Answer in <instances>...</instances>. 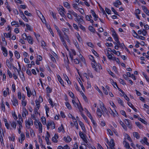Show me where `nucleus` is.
Wrapping results in <instances>:
<instances>
[{
	"label": "nucleus",
	"mask_w": 149,
	"mask_h": 149,
	"mask_svg": "<svg viewBox=\"0 0 149 149\" xmlns=\"http://www.w3.org/2000/svg\"><path fill=\"white\" fill-rule=\"evenodd\" d=\"M66 106L69 109H72V107L70 104L68 102H66L65 103Z\"/></svg>",
	"instance_id": "obj_44"
},
{
	"label": "nucleus",
	"mask_w": 149,
	"mask_h": 149,
	"mask_svg": "<svg viewBox=\"0 0 149 149\" xmlns=\"http://www.w3.org/2000/svg\"><path fill=\"white\" fill-rule=\"evenodd\" d=\"M137 39H139L142 40H145V37L141 36H138L137 37Z\"/></svg>",
	"instance_id": "obj_63"
},
{
	"label": "nucleus",
	"mask_w": 149,
	"mask_h": 149,
	"mask_svg": "<svg viewBox=\"0 0 149 149\" xmlns=\"http://www.w3.org/2000/svg\"><path fill=\"white\" fill-rule=\"evenodd\" d=\"M25 139V135L23 133H22L20 134V137L19 138V142L22 143L23 141H24Z\"/></svg>",
	"instance_id": "obj_8"
},
{
	"label": "nucleus",
	"mask_w": 149,
	"mask_h": 149,
	"mask_svg": "<svg viewBox=\"0 0 149 149\" xmlns=\"http://www.w3.org/2000/svg\"><path fill=\"white\" fill-rule=\"evenodd\" d=\"M117 100L119 104H120L122 106H124L123 102L122 100H121L120 98H117Z\"/></svg>",
	"instance_id": "obj_40"
},
{
	"label": "nucleus",
	"mask_w": 149,
	"mask_h": 149,
	"mask_svg": "<svg viewBox=\"0 0 149 149\" xmlns=\"http://www.w3.org/2000/svg\"><path fill=\"white\" fill-rule=\"evenodd\" d=\"M123 144L125 147L129 149L130 148V146L129 143L125 141H123Z\"/></svg>",
	"instance_id": "obj_30"
},
{
	"label": "nucleus",
	"mask_w": 149,
	"mask_h": 149,
	"mask_svg": "<svg viewBox=\"0 0 149 149\" xmlns=\"http://www.w3.org/2000/svg\"><path fill=\"white\" fill-rule=\"evenodd\" d=\"M109 146L110 147H111V146H115L114 143V142L113 140V139H111L110 143Z\"/></svg>",
	"instance_id": "obj_43"
},
{
	"label": "nucleus",
	"mask_w": 149,
	"mask_h": 149,
	"mask_svg": "<svg viewBox=\"0 0 149 149\" xmlns=\"http://www.w3.org/2000/svg\"><path fill=\"white\" fill-rule=\"evenodd\" d=\"M34 125L36 128L38 129L39 133H41L42 132V125L40 122L36 120L34 122Z\"/></svg>",
	"instance_id": "obj_1"
},
{
	"label": "nucleus",
	"mask_w": 149,
	"mask_h": 149,
	"mask_svg": "<svg viewBox=\"0 0 149 149\" xmlns=\"http://www.w3.org/2000/svg\"><path fill=\"white\" fill-rule=\"evenodd\" d=\"M3 131V130L2 128L0 129V133L1 134L0 136V141L1 144H3V137L4 136V132H3L2 133H1V131Z\"/></svg>",
	"instance_id": "obj_9"
},
{
	"label": "nucleus",
	"mask_w": 149,
	"mask_h": 149,
	"mask_svg": "<svg viewBox=\"0 0 149 149\" xmlns=\"http://www.w3.org/2000/svg\"><path fill=\"white\" fill-rule=\"evenodd\" d=\"M14 54L15 56L17 59H18L20 57V55L18 52L15 51V52Z\"/></svg>",
	"instance_id": "obj_36"
},
{
	"label": "nucleus",
	"mask_w": 149,
	"mask_h": 149,
	"mask_svg": "<svg viewBox=\"0 0 149 149\" xmlns=\"http://www.w3.org/2000/svg\"><path fill=\"white\" fill-rule=\"evenodd\" d=\"M63 37L64 39L65 38L68 43H70V41L69 39V37L67 35H66L65 37Z\"/></svg>",
	"instance_id": "obj_54"
},
{
	"label": "nucleus",
	"mask_w": 149,
	"mask_h": 149,
	"mask_svg": "<svg viewBox=\"0 0 149 149\" xmlns=\"http://www.w3.org/2000/svg\"><path fill=\"white\" fill-rule=\"evenodd\" d=\"M118 43V45L119 46V47L123 48L124 47H125V45L123 43H121L119 40L116 42Z\"/></svg>",
	"instance_id": "obj_35"
},
{
	"label": "nucleus",
	"mask_w": 149,
	"mask_h": 149,
	"mask_svg": "<svg viewBox=\"0 0 149 149\" xmlns=\"http://www.w3.org/2000/svg\"><path fill=\"white\" fill-rule=\"evenodd\" d=\"M118 121L119 122L120 124L121 125L123 128L124 129L126 130L127 129V128L126 125L121 120H119Z\"/></svg>",
	"instance_id": "obj_23"
},
{
	"label": "nucleus",
	"mask_w": 149,
	"mask_h": 149,
	"mask_svg": "<svg viewBox=\"0 0 149 149\" xmlns=\"http://www.w3.org/2000/svg\"><path fill=\"white\" fill-rule=\"evenodd\" d=\"M81 115L83 117L84 119L85 120V121L86 122H87V118L86 116L82 113V111L81 112Z\"/></svg>",
	"instance_id": "obj_50"
},
{
	"label": "nucleus",
	"mask_w": 149,
	"mask_h": 149,
	"mask_svg": "<svg viewBox=\"0 0 149 149\" xmlns=\"http://www.w3.org/2000/svg\"><path fill=\"white\" fill-rule=\"evenodd\" d=\"M1 49L3 51V55L5 56H7L8 55V52L6 48L4 47H2Z\"/></svg>",
	"instance_id": "obj_12"
},
{
	"label": "nucleus",
	"mask_w": 149,
	"mask_h": 149,
	"mask_svg": "<svg viewBox=\"0 0 149 149\" xmlns=\"http://www.w3.org/2000/svg\"><path fill=\"white\" fill-rule=\"evenodd\" d=\"M6 64L7 66L9 68H11V63H10L9 60L8 59H7L6 60Z\"/></svg>",
	"instance_id": "obj_46"
},
{
	"label": "nucleus",
	"mask_w": 149,
	"mask_h": 149,
	"mask_svg": "<svg viewBox=\"0 0 149 149\" xmlns=\"http://www.w3.org/2000/svg\"><path fill=\"white\" fill-rule=\"evenodd\" d=\"M72 54V56L71 54L70 55V56L72 60L73 59V56H75L76 55V53L74 49H71Z\"/></svg>",
	"instance_id": "obj_25"
},
{
	"label": "nucleus",
	"mask_w": 149,
	"mask_h": 149,
	"mask_svg": "<svg viewBox=\"0 0 149 149\" xmlns=\"http://www.w3.org/2000/svg\"><path fill=\"white\" fill-rule=\"evenodd\" d=\"M27 102L26 100H22V104L23 107L25 108V107L26 105Z\"/></svg>",
	"instance_id": "obj_49"
},
{
	"label": "nucleus",
	"mask_w": 149,
	"mask_h": 149,
	"mask_svg": "<svg viewBox=\"0 0 149 149\" xmlns=\"http://www.w3.org/2000/svg\"><path fill=\"white\" fill-rule=\"evenodd\" d=\"M124 122L129 128L130 129L132 128V124L130 120L125 119Z\"/></svg>",
	"instance_id": "obj_7"
},
{
	"label": "nucleus",
	"mask_w": 149,
	"mask_h": 149,
	"mask_svg": "<svg viewBox=\"0 0 149 149\" xmlns=\"http://www.w3.org/2000/svg\"><path fill=\"white\" fill-rule=\"evenodd\" d=\"M28 42L31 45H32L33 43V38L30 36H27V39Z\"/></svg>",
	"instance_id": "obj_17"
},
{
	"label": "nucleus",
	"mask_w": 149,
	"mask_h": 149,
	"mask_svg": "<svg viewBox=\"0 0 149 149\" xmlns=\"http://www.w3.org/2000/svg\"><path fill=\"white\" fill-rule=\"evenodd\" d=\"M68 14H69L71 15H73L74 17H77V14L76 13L74 12L72 10H68Z\"/></svg>",
	"instance_id": "obj_22"
},
{
	"label": "nucleus",
	"mask_w": 149,
	"mask_h": 149,
	"mask_svg": "<svg viewBox=\"0 0 149 149\" xmlns=\"http://www.w3.org/2000/svg\"><path fill=\"white\" fill-rule=\"evenodd\" d=\"M33 124V121L31 118H29L25 122V125L26 128L29 129L31 128V126Z\"/></svg>",
	"instance_id": "obj_3"
},
{
	"label": "nucleus",
	"mask_w": 149,
	"mask_h": 149,
	"mask_svg": "<svg viewBox=\"0 0 149 149\" xmlns=\"http://www.w3.org/2000/svg\"><path fill=\"white\" fill-rule=\"evenodd\" d=\"M109 111L110 114L113 117H115L118 115V113L116 111L115 113L111 109H110V110H109Z\"/></svg>",
	"instance_id": "obj_18"
},
{
	"label": "nucleus",
	"mask_w": 149,
	"mask_h": 149,
	"mask_svg": "<svg viewBox=\"0 0 149 149\" xmlns=\"http://www.w3.org/2000/svg\"><path fill=\"white\" fill-rule=\"evenodd\" d=\"M52 123L53 122L50 121L47 124V126L48 130H49V126L52 124Z\"/></svg>",
	"instance_id": "obj_51"
},
{
	"label": "nucleus",
	"mask_w": 149,
	"mask_h": 149,
	"mask_svg": "<svg viewBox=\"0 0 149 149\" xmlns=\"http://www.w3.org/2000/svg\"><path fill=\"white\" fill-rule=\"evenodd\" d=\"M28 111L24 107L22 109V116L25 119L26 118V116L28 115Z\"/></svg>",
	"instance_id": "obj_5"
},
{
	"label": "nucleus",
	"mask_w": 149,
	"mask_h": 149,
	"mask_svg": "<svg viewBox=\"0 0 149 149\" xmlns=\"http://www.w3.org/2000/svg\"><path fill=\"white\" fill-rule=\"evenodd\" d=\"M135 124L136 125L140 128L141 129L142 128V126L140 124V123L138 122H136Z\"/></svg>",
	"instance_id": "obj_55"
},
{
	"label": "nucleus",
	"mask_w": 149,
	"mask_h": 149,
	"mask_svg": "<svg viewBox=\"0 0 149 149\" xmlns=\"http://www.w3.org/2000/svg\"><path fill=\"white\" fill-rule=\"evenodd\" d=\"M47 135L45 137V140L47 142V143L48 145L50 144L51 143L49 141V137L50 136V135L48 132H47Z\"/></svg>",
	"instance_id": "obj_19"
},
{
	"label": "nucleus",
	"mask_w": 149,
	"mask_h": 149,
	"mask_svg": "<svg viewBox=\"0 0 149 149\" xmlns=\"http://www.w3.org/2000/svg\"><path fill=\"white\" fill-rule=\"evenodd\" d=\"M63 5L65 7H66L68 9L70 8V4L67 2L63 3Z\"/></svg>",
	"instance_id": "obj_39"
},
{
	"label": "nucleus",
	"mask_w": 149,
	"mask_h": 149,
	"mask_svg": "<svg viewBox=\"0 0 149 149\" xmlns=\"http://www.w3.org/2000/svg\"><path fill=\"white\" fill-rule=\"evenodd\" d=\"M79 125L81 127L82 129L84 131L86 129L84 124L80 120H79Z\"/></svg>",
	"instance_id": "obj_21"
},
{
	"label": "nucleus",
	"mask_w": 149,
	"mask_h": 149,
	"mask_svg": "<svg viewBox=\"0 0 149 149\" xmlns=\"http://www.w3.org/2000/svg\"><path fill=\"white\" fill-rule=\"evenodd\" d=\"M119 81L121 84L124 85H125L126 84L125 82L124 81L123 79H119Z\"/></svg>",
	"instance_id": "obj_58"
},
{
	"label": "nucleus",
	"mask_w": 149,
	"mask_h": 149,
	"mask_svg": "<svg viewBox=\"0 0 149 149\" xmlns=\"http://www.w3.org/2000/svg\"><path fill=\"white\" fill-rule=\"evenodd\" d=\"M11 126L13 128V129L15 130L16 129V123L15 121H13L10 122Z\"/></svg>",
	"instance_id": "obj_26"
},
{
	"label": "nucleus",
	"mask_w": 149,
	"mask_h": 149,
	"mask_svg": "<svg viewBox=\"0 0 149 149\" xmlns=\"http://www.w3.org/2000/svg\"><path fill=\"white\" fill-rule=\"evenodd\" d=\"M41 121L44 125H45L46 124V120L45 118L44 117H42L41 118Z\"/></svg>",
	"instance_id": "obj_42"
},
{
	"label": "nucleus",
	"mask_w": 149,
	"mask_h": 149,
	"mask_svg": "<svg viewBox=\"0 0 149 149\" xmlns=\"http://www.w3.org/2000/svg\"><path fill=\"white\" fill-rule=\"evenodd\" d=\"M13 104V106L16 107L18 105V102L17 99L13 97V100H11Z\"/></svg>",
	"instance_id": "obj_10"
},
{
	"label": "nucleus",
	"mask_w": 149,
	"mask_h": 149,
	"mask_svg": "<svg viewBox=\"0 0 149 149\" xmlns=\"http://www.w3.org/2000/svg\"><path fill=\"white\" fill-rule=\"evenodd\" d=\"M73 60V62L75 64H78L79 63V61L78 59L77 58H75L73 59L72 60Z\"/></svg>",
	"instance_id": "obj_57"
},
{
	"label": "nucleus",
	"mask_w": 149,
	"mask_h": 149,
	"mask_svg": "<svg viewBox=\"0 0 149 149\" xmlns=\"http://www.w3.org/2000/svg\"><path fill=\"white\" fill-rule=\"evenodd\" d=\"M113 4L116 7H118L119 5L121 4V2L119 0H117L115 2H114Z\"/></svg>",
	"instance_id": "obj_20"
},
{
	"label": "nucleus",
	"mask_w": 149,
	"mask_h": 149,
	"mask_svg": "<svg viewBox=\"0 0 149 149\" xmlns=\"http://www.w3.org/2000/svg\"><path fill=\"white\" fill-rule=\"evenodd\" d=\"M97 113L99 117H100L102 116V113L99 108H98L97 109Z\"/></svg>",
	"instance_id": "obj_34"
},
{
	"label": "nucleus",
	"mask_w": 149,
	"mask_h": 149,
	"mask_svg": "<svg viewBox=\"0 0 149 149\" xmlns=\"http://www.w3.org/2000/svg\"><path fill=\"white\" fill-rule=\"evenodd\" d=\"M120 113L121 114L124 116L126 118L127 117V116L125 111L122 110H121L120 111Z\"/></svg>",
	"instance_id": "obj_59"
},
{
	"label": "nucleus",
	"mask_w": 149,
	"mask_h": 149,
	"mask_svg": "<svg viewBox=\"0 0 149 149\" xmlns=\"http://www.w3.org/2000/svg\"><path fill=\"white\" fill-rule=\"evenodd\" d=\"M4 35L5 37L7 38H10L11 37V34L10 33H4Z\"/></svg>",
	"instance_id": "obj_53"
},
{
	"label": "nucleus",
	"mask_w": 149,
	"mask_h": 149,
	"mask_svg": "<svg viewBox=\"0 0 149 149\" xmlns=\"http://www.w3.org/2000/svg\"><path fill=\"white\" fill-rule=\"evenodd\" d=\"M64 131L63 124H61V127H59L58 128V132H63Z\"/></svg>",
	"instance_id": "obj_33"
},
{
	"label": "nucleus",
	"mask_w": 149,
	"mask_h": 149,
	"mask_svg": "<svg viewBox=\"0 0 149 149\" xmlns=\"http://www.w3.org/2000/svg\"><path fill=\"white\" fill-rule=\"evenodd\" d=\"M81 23H79L78 24V26H79V27L82 30H85V28L83 26H82L81 24Z\"/></svg>",
	"instance_id": "obj_60"
},
{
	"label": "nucleus",
	"mask_w": 149,
	"mask_h": 149,
	"mask_svg": "<svg viewBox=\"0 0 149 149\" xmlns=\"http://www.w3.org/2000/svg\"><path fill=\"white\" fill-rule=\"evenodd\" d=\"M21 17L24 21L26 22H28V19L25 17L23 13H22Z\"/></svg>",
	"instance_id": "obj_38"
},
{
	"label": "nucleus",
	"mask_w": 149,
	"mask_h": 149,
	"mask_svg": "<svg viewBox=\"0 0 149 149\" xmlns=\"http://www.w3.org/2000/svg\"><path fill=\"white\" fill-rule=\"evenodd\" d=\"M45 107L46 110V113H49V107L47 105H46L45 106Z\"/></svg>",
	"instance_id": "obj_61"
},
{
	"label": "nucleus",
	"mask_w": 149,
	"mask_h": 149,
	"mask_svg": "<svg viewBox=\"0 0 149 149\" xmlns=\"http://www.w3.org/2000/svg\"><path fill=\"white\" fill-rule=\"evenodd\" d=\"M57 77L58 81L63 87H64V82L59 75H57Z\"/></svg>",
	"instance_id": "obj_15"
},
{
	"label": "nucleus",
	"mask_w": 149,
	"mask_h": 149,
	"mask_svg": "<svg viewBox=\"0 0 149 149\" xmlns=\"http://www.w3.org/2000/svg\"><path fill=\"white\" fill-rule=\"evenodd\" d=\"M52 89L50 87L48 86L46 88V91L47 93H49L52 92Z\"/></svg>",
	"instance_id": "obj_45"
},
{
	"label": "nucleus",
	"mask_w": 149,
	"mask_h": 149,
	"mask_svg": "<svg viewBox=\"0 0 149 149\" xmlns=\"http://www.w3.org/2000/svg\"><path fill=\"white\" fill-rule=\"evenodd\" d=\"M17 123L19 125V128H22V123L21 120H17Z\"/></svg>",
	"instance_id": "obj_41"
},
{
	"label": "nucleus",
	"mask_w": 149,
	"mask_h": 149,
	"mask_svg": "<svg viewBox=\"0 0 149 149\" xmlns=\"http://www.w3.org/2000/svg\"><path fill=\"white\" fill-rule=\"evenodd\" d=\"M35 102L36 103V104L35 106V108H36L37 109H39L40 106V103L38 102V101L37 100H36Z\"/></svg>",
	"instance_id": "obj_31"
},
{
	"label": "nucleus",
	"mask_w": 149,
	"mask_h": 149,
	"mask_svg": "<svg viewBox=\"0 0 149 149\" xmlns=\"http://www.w3.org/2000/svg\"><path fill=\"white\" fill-rule=\"evenodd\" d=\"M89 30L91 32H94L95 31V29L92 26H89L88 27Z\"/></svg>",
	"instance_id": "obj_52"
},
{
	"label": "nucleus",
	"mask_w": 149,
	"mask_h": 149,
	"mask_svg": "<svg viewBox=\"0 0 149 149\" xmlns=\"http://www.w3.org/2000/svg\"><path fill=\"white\" fill-rule=\"evenodd\" d=\"M134 136L137 139H139L140 138V136L138 133L136 132H134L133 133Z\"/></svg>",
	"instance_id": "obj_27"
},
{
	"label": "nucleus",
	"mask_w": 149,
	"mask_h": 149,
	"mask_svg": "<svg viewBox=\"0 0 149 149\" xmlns=\"http://www.w3.org/2000/svg\"><path fill=\"white\" fill-rule=\"evenodd\" d=\"M138 119L141 122L144 123V124H146L147 123L143 119H142L140 117H139L138 118Z\"/></svg>",
	"instance_id": "obj_64"
},
{
	"label": "nucleus",
	"mask_w": 149,
	"mask_h": 149,
	"mask_svg": "<svg viewBox=\"0 0 149 149\" xmlns=\"http://www.w3.org/2000/svg\"><path fill=\"white\" fill-rule=\"evenodd\" d=\"M11 25L12 26H15V27H19V25L18 22L13 21L11 22Z\"/></svg>",
	"instance_id": "obj_28"
},
{
	"label": "nucleus",
	"mask_w": 149,
	"mask_h": 149,
	"mask_svg": "<svg viewBox=\"0 0 149 149\" xmlns=\"http://www.w3.org/2000/svg\"><path fill=\"white\" fill-rule=\"evenodd\" d=\"M63 140L66 143H68L71 141V139L69 136H67V137H64Z\"/></svg>",
	"instance_id": "obj_16"
},
{
	"label": "nucleus",
	"mask_w": 149,
	"mask_h": 149,
	"mask_svg": "<svg viewBox=\"0 0 149 149\" xmlns=\"http://www.w3.org/2000/svg\"><path fill=\"white\" fill-rule=\"evenodd\" d=\"M63 76L65 80L67 81L68 84H71V82L68 77L65 74H63Z\"/></svg>",
	"instance_id": "obj_24"
},
{
	"label": "nucleus",
	"mask_w": 149,
	"mask_h": 149,
	"mask_svg": "<svg viewBox=\"0 0 149 149\" xmlns=\"http://www.w3.org/2000/svg\"><path fill=\"white\" fill-rule=\"evenodd\" d=\"M79 135L82 139L85 138L84 134H83L81 131H80L79 132Z\"/></svg>",
	"instance_id": "obj_62"
},
{
	"label": "nucleus",
	"mask_w": 149,
	"mask_h": 149,
	"mask_svg": "<svg viewBox=\"0 0 149 149\" xmlns=\"http://www.w3.org/2000/svg\"><path fill=\"white\" fill-rule=\"evenodd\" d=\"M128 105L135 112H137V110L134 107L133 104L130 102L127 103Z\"/></svg>",
	"instance_id": "obj_29"
},
{
	"label": "nucleus",
	"mask_w": 149,
	"mask_h": 149,
	"mask_svg": "<svg viewBox=\"0 0 149 149\" xmlns=\"http://www.w3.org/2000/svg\"><path fill=\"white\" fill-rule=\"evenodd\" d=\"M26 89L27 92V95L28 97H30L31 95V92L30 91L27 87H26Z\"/></svg>",
	"instance_id": "obj_32"
},
{
	"label": "nucleus",
	"mask_w": 149,
	"mask_h": 149,
	"mask_svg": "<svg viewBox=\"0 0 149 149\" xmlns=\"http://www.w3.org/2000/svg\"><path fill=\"white\" fill-rule=\"evenodd\" d=\"M75 17L76 18L74 19V20L78 24L79 23H82V22H84L83 19V17L82 16H79L77 14V17Z\"/></svg>",
	"instance_id": "obj_4"
},
{
	"label": "nucleus",
	"mask_w": 149,
	"mask_h": 149,
	"mask_svg": "<svg viewBox=\"0 0 149 149\" xmlns=\"http://www.w3.org/2000/svg\"><path fill=\"white\" fill-rule=\"evenodd\" d=\"M107 56L109 59L111 60L112 59L113 56L112 54H110L108 52L107 53Z\"/></svg>",
	"instance_id": "obj_56"
},
{
	"label": "nucleus",
	"mask_w": 149,
	"mask_h": 149,
	"mask_svg": "<svg viewBox=\"0 0 149 149\" xmlns=\"http://www.w3.org/2000/svg\"><path fill=\"white\" fill-rule=\"evenodd\" d=\"M141 7L144 12L149 16V11L148 10L147 8L144 6H142Z\"/></svg>",
	"instance_id": "obj_11"
},
{
	"label": "nucleus",
	"mask_w": 149,
	"mask_h": 149,
	"mask_svg": "<svg viewBox=\"0 0 149 149\" xmlns=\"http://www.w3.org/2000/svg\"><path fill=\"white\" fill-rule=\"evenodd\" d=\"M1 21H2V22L0 23V25L1 26H3V25L6 22V21L4 19V18L2 17L1 18Z\"/></svg>",
	"instance_id": "obj_48"
},
{
	"label": "nucleus",
	"mask_w": 149,
	"mask_h": 149,
	"mask_svg": "<svg viewBox=\"0 0 149 149\" xmlns=\"http://www.w3.org/2000/svg\"><path fill=\"white\" fill-rule=\"evenodd\" d=\"M57 31L58 33V34L59 36L60 40L61 41V42H62L63 45L65 47L66 49L68 50V46L66 44V42L65 40H64L63 36H62L61 35V31L59 29Z\"/></svg>",
	"instance_id": "obj_2"
},
{
	"label": "nucleus",
	"mask_w": 149,
	"mask_h": 149,
	"mask_svg": "<svg viewBox=\"0 0 149 149\" xmlns=\"http://www.w3.org/2000/svg\"><path fill=\"white\" fill-rule=\"evenodd\" d=\"M58 136L57 134H55L54 137L52 138V141L54 143H57L58 141L57 139L58 138Z\"/></svg>",
	"instance_id": "obj_14"
},
{
	"label": "nucleus",
	"mask_w": 149,
	"mask_h": 149,
	"mask_svg": "<svg viewBox=\"0 0 149 149\" xmlns=\"http://www.w3.org/2000/svg\"><path fill=\"white\" fill-rule=\"evenodd\" d=\"M1 105L2 110L4 112L5 111V106L3 104V100L1 101Z\"/></svg>",
	"instance_id": "obj_37"
},
{
	"label": "nucleus",
	"mask_w": 149,
	"mask_h": 149,
	"mask_svg": "<svg viewBox=\"0 0 149 149\" xmlns=\"http://www.w3.org/2000/svg\"><path fill=\"white\" fill-rule=\"evenodd\" d=\"M78 10L79 11L80 13L82 15H84V12L83 9L79 8L78 9Z\"/></svg>",
	"instance_id": "obj_47"
},
{
	"label": "nucleus",
	"mask_w": 149,
	"mask_h": 149,
	"mask_svg": "<svg viewBox=\"0 0 149 149\" xmlns=\"http://www.w3.org/2000/svg\"><path fill=\"white\" fill-rule=\"evenodd\" d=\"M74 106L76 108H77L79 110L80 112L83 111V109L82 108L80 103H77L76 102L74 104Z\"/></svg>",
	"instance_id": "obj_6"
},
{
	"label": "nucleus",
	"mask_w": 149,
	"mask_h": 149,
	"mask_svg": "<svg viewBox=\"0 0 149 149\" xmlns=\"http://www.w3.org/2000/svg\"><path fill=\"white\" fill-rule=\"evenodd\" d=\"M92 17L91 15H87L86 16V19L87 20L90 21V22L93 23L94 21L93 20L91 19Z\"/></svg>",
	"instance_id": "obj_13"
}]
</instances>
